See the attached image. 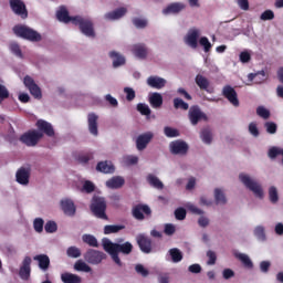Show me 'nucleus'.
Returning <instances> with one entry per match:
<instances>
[{"mask_svg":"<svg viewBox=\"0 0 283 283\" xmlns=\"http://www.w3.org/2000/svg\"><path fill=\"white\" fill-rule=\"evenodd\" d=\"M57 21H61L62 23H70V21L74 25H78L82 33H84L85 36L94 38V23L90 19H85L82 17H70V13L67 12V9L65 7L60 8V10L56 12Z\"/></svg>","mask_w":283,"mask_h":283,"instance_id":"1","label":"nucleus"},{"mask_svg":"<svg viewBox=\"0 0 283 283\" xmlns=\"http://www.w3.org/2000/svg\"><path fill=\"white\" fill-rule=\"evenodd\" d=\"M122 241H118V243L112 242V240L104 238L102 240V247L106 253H109L112 260L117 264V266H123V262H120V258H118V253H123L124 255H129L132 251L134 250V245L129 243V241H126L124 243H120Z\"/></svg>","mask_w":283,"mask_h":283,"instance_id":"2","label":"nucleus"},{"mask_svg":"<svg viewBox=\"0 0 283 283\" xmlns=\"http://www.w3.org/2000/svg\"><path fill=\"white\" fill-rule=\"evenodd\" d=\"M36 127L39 130H30L21 136V142L28 147L36 146L38 143L43 138V134H46V136H54V128H52V124L40 119L36 123Z\"/></svg>","mask_w":283,"mask_h":283,"instance_id":"3","label":"nucleus"},{"mask_svg":"<svg viewBox=\"0 0 283 283\" xmlns=\"http://www.w3.org/2000/svg\"><path fill=\"white\" fill-rule=\"evenodd\" d=\"M239 180L249 189V191H252L255 198H264V189H262V185L250 177L249 174L241 172L239 175Z\"/></svg>","mask_w":283,"mask_h":283,"instance_id":"4","label":"nucleus"},{"mask_svg":"<svg viewBox=\"0 0 283 283\" xmlns=\"http://www.w3.org/2000/svg\"><path fill=\"white\" fill-rule=\"evenodd\" d=\"M13 32L17 36L27 39L28 41H41V34H39V32L23 24L15 25L13 28Z\"/></svg>","mask_w":283,"mask_h":283,"instance_id":"5","label":"nucleus"},{"mask_svg":"<svg viewBox=\"0 0 283 283\" xmlns=\"http://www.w3.org/2000/svg\"><path fill=\"white\" fill-rule=\"evenodd\" d=\"M105 209H107V203L105 199L102 197L93 198L91 210L96 216V218H101L102 220H107V214H105Z\"/></svg>","mask_w":283,"mask_h":283,"instance_id":"6","label":"nucleus"},{"mask_svg":"<svg viewBox=\"0 0 283 283\" xmlns=\"http://www.w3.org/2000/svg\"><path fill=\"white\" fill-rule=\"evenodd\" d=\"M200 34H202V30L193 27L190 28L185 36V43L192 50L198 48V39H200Z\"/></svg>","mask_w":283,"mask_h":283,"instance_id":"7","label":"nucleus"},{"mask_svg":"<svg viewBox=\"0 0 283 283\" xmlns=\"http://www.w3.org/2000/svg\"><path fill=\"white\" fill-rule=\"evenodd\" d=\"M107 258V255L104 252H101L98 250L90 249L84 254V260L88 264H101Z\"/></svg>","mask_w":283,"mask_h":283,"instance_id":"8","label":"nucleus"},{"mask_svg":"<svg viewBox=\"0 0 283 283\" xmlns=\"http://www.w3.org/2000/svg\"><path fill=\"white\" fill-rule=\"evenodd\" d=\"M191 125H198L200 120H207V114L201 112L200 107L191 106L188 113Z\"/></svg>","mask_w":283,"mask_h":283,"instance_id":"9","label":"nucleus"},{"mask_svg":"<svg viewBox=\"0 0 283 283\" xmlns=\"http://www.w3.org/2000/svg\"><path fill=\"white\" fill-rule=\"evenodd\" d=\"M23 84L27 88H29L30 94H32L34 98H41V88L39 87V85H36L32 77L27 75L23 80Z\"/></svg>","mask_w":283,"mask_h":283,"instance_id":"10","label":"nucleus"},{"mask_svg":"<svg viewBox=\"0 0 283 283\" xmlns=\"http://www.w3.org/2000/svg\"><path fill=\"white\" fill-rule=\"evenodd\" d=\"M222 94L234 107H238L240 105V101H238V93L235 92L234 87H231L229 85L224 86L222 90Z\"/></svg>","mask_w":283,"mask_h":283,"instance_id":"11","label":"nucleus"},{"mask_svg":"<svg viewBox=\"0 0 283 283\" xmlns=\"http://www.w3.org/2000/svg\"><path fill=\"white\" fill-rule=\"evenodd\" d=\"M11 10L21 17L22 19L28 18V10H25V4L21 0H10Z\"/></svg>","mask_w":283,"mask_h":283,"instance_id":"12","label":"nucleus"},{"mask_svg":"<svg viewBox=\"0 0 283 283\" xmlns=\"http://www.w3.org/2000/svg\"><path fill=\"white\" fill-rule=\"evenodd\" d=\"M15 180L19 185L28 187V185H30V168H20L15 174Z\"/></svg>","mask_w":283,"mask_h":283,"instance_id":"13","label":"nucleus"},{"mask_svg":"<svg viewBox=\"0 0 283 283\" xmlns=\"http://www.w3.org/2000/svg\"><path fill=\"white\" fill-rule=\"evenodd\" d=\"M186 8L187 4H185L184 2H172L163 10V14H165L166 17L169 14H179V12H182V10H185Z\"/></svg>","mask_w":283,"mask_h":283,"instance_id":"14","label":"nucleus"},{"mask_svg":"<svg viewBox=\"0 0 283 283\" xmlns=\"http://www.w3.org/2000/svg\"><path fill=\"white\" fill-rule=\"evenodd\" d=\"M151 138H154V133L148 132L139 135L136 140L137 149L143 151V149L147 148V145L151 143Z\"/></svg>","mask_w":283,"mask_h":283,"instance_id":"15","label":"nucleus"},{"mask_svg":"<svg viewBox=\"0 0 283 283\" xmlns=\"http://www.w3.org/2000/svg\"><path fill=\"white\" fill-rule=\"evenodd\" d=\"M147 85L154 90H163L167 85V80L153 75L147 78Z\"/></svg>","mask_w":283,"mask_h":283,"instance_id":"16","label":"nucleus"},{"mask_svg":"<svg viewBox=\"0 0 283 283\" xmlns=\"http://www.w3.org/2000/svg\"><path fill=\"white\" fill-rule=\"evenodd\" d=\"M88 130L93 136H98V115L90 113L87 116Z\"/></svg>","mask_w":283,"mask_h":283,"instance_id":"17","label":"nucleus"},{"mask_svg":"<svg viewBox=\"0 0 283 283\" xmlns=\"http://www.w3.org/2000/svg\"><path fill=\"white\" fill-rule=\"evenodd\" d=\"M189 149V146L187 143L182 140H176L170 144V151L172 154H187V150Z\"/></svg>","mask_w":283,"mask_h":283,"instance_id":"18","label":"nucleus"},{"mask_svg":"<svg viewBox=\"0 0 283 283\" xmlns=\"http://www.w3.org/2000/svg\"><path fill=\"white\" fill-rule=\"evenodd\" d=\"M61 209L65 216H74V213H76V207L74 206V201H72V199H63L61 201Z\"/></svg>","mask_w":283,"mask_h":283,"instance_id":"19","label":"nucleus"},{"mask_svg":"<svg viewBox=\"0 0 283 283\" xmlns=\"http://www.w3.org/2000/svg\"><path fill=\"white\" fill-rule=\"evenodd\" d=\"M137 244L144 253H151V240L149 238L139 234L137 237Z\"/></svg>","mask_w":283,"mask_h":283,"instance_id":"20","label":"nucleus"},{"mask_svg":"<svg viewBox=\"0 0 283 283\" xmlns=\"http://www.w3.org/2000/svg\"><path fill=\"white\" fill-rule=\"evenodd\" d=\"M144 213L146 216H149V213H151V209H149L148 206L145 205L136 206L133 209V216L134 218H136V220H143L145 218Z\"/></svg>","mask_w":283,"mask_h":283,"instance_id":"21","label":"nucleus"},{"mask_svg":"<svg viewBox=\"0 0 283 283\" xmlns=\"http://www.w3.org/2000/svg\"><path fill=\"white\" fill-rule=\"evenodd\" d=\"M166 260L178 264V262H182V252L178 248H172L168 251Z\"/></svg>","mask_w":283,"mask_h":283,"instance_id":"22","label":"nucleus"},{"mask_svg":"<svg viewBox=\"0 0 283 283\" xmlns=\"http://www.w3.org/2000/svg\"><path fill=\"white\" fill-rule=\"evenodd\" d=\"M30 264H32V259L30 256L24 258L23 265L20 269V277L22 280L30 277Z\"/></svg>","mask_w":283,"mask_h":283,"instance_id":"23","label":"nucleus"},{"mask_svg":"<svg viewBox=\"0 0 283 283\" xmlns=\"http://www.w3.org/2000/svg\"><path fill=\"white\" fill-rule=\"evenodd\" d=\"M125 14H127V9L119 8L113 12L106 13L104 17L106 21H116L118 19H122V17H125Z\"/></svg>","mask_w":283,"mask_h":283,"instance_id":"24","label":"nucleus"},{"mask_svg":"<svg viewBox=\"0 0 283 283\" xmlns=\"http://www.w3.org/2000/svg\"><path fill=\"white\" fill-rule=\"evenodd\" d=\"M115 169L116 168L112 161H99L96 166V170L102 174H114Z\"/></svg>","mask_w":283,"mask_h":283,"instance_id":"25","label":"nucleus"},{"mask_svg":"<svg viewBox=\"0 0 283 283\" xmlns=\"http://www.w3.org/2000/svg\"><path fill=\"white\" fill-rule=\"evenodd\" d=\"M233 255L237 258V260H240V262H242V264L247 269H253V262L251 261V258H249L248 254L234 251Z\"/></svg>","mask_w":283,"mask_h":283,"instance_id":"26","label":"nucleus"},{"mask_svg":"<svg viewBox=\"0 0 283 283\" xmlns=\"http://www.w3.org/2000/svg\"><path fill=\"white\" fill-rule=\"evenodd\" d=\"M248 81H250V83H255L256 85H260V83H264V81H266V74L264 73V71H261L259 73H250L248 75Z\"/></svg>","mask_w":283,"mask_h":283,"instance_id":"27","label":"nucleus"},{"mask_svg":"<svg viewBox=\"0 0 283 283\" xmlns=\"http://www.w3.org/2000/svg\"><path fill=\"white\" fill-rule=\"evenodd\" d=\"M149 103L154 109H160V107H163V95L160 93L150 94Z\"/></svg>","mask_w":283,"mask_h":283,"instance_id":"28","label":"nucleus"},{"mask_svg":"<svg viewBox=\"0 0 283 283\" xmlns=\"http://www.w3.org/2000/svg\"><path fill=\"white\" fill-rule=\"evenodd\" d=\"M125 185V179L123 177H113L106 181V187L108 189H120Z\"/></svg>","mask_w":283,"mask_h":283,"instance_id":"29","label":"nucleus"},{"mask_svg":"<svg viewBox=\"0 0 283 283\" xmlns=\"http://www.w3.org/2000/svg\"><path fill=\"white\" fill-rule=\"evenodd\" d=\"M33 260H35V262H39V266L40 269H42V271H48V269H50V256L45 254H40L35 255Z\"/></svg>","mask_w":283,"mask_h":283,"instance_id":"30","label":"nucleus"},{"mask_svg":"<svg viewBox=\"0 0 283 283\" xmlns=\"http://www.w3.org/2000/svg\"><path fill=\"white\" fill-rule=\"evenodd\" d=\"M196 84L198 85V87H200V90H205V92L211 94L212 90L209 88V80L207 77L202 76L201 74H198L196 76Z\"/></svg>","mask_w":283,"mask_h":283,"instance_id":"31","label":"nucleus"},{"mask_svg":"<svg viewBox=\"0 0 283 283\" xmlns=\"http://www.w3.org/2000/svg\"><path fill=\"white\" fill-rule=\"evenodd\" d=\"M133 54H135L137 59H147V46H145L144 44L134 45Z\"/></svg>","mask_w":283,"mask_h":283,"instance_id":"32","label":"nucleus"},{"mask_svg":"<svg viewBox=\"0 0 283 283\" xmlns=\"http://www.w3.org/2000/svg\"><path fill=\"white\" fill-rule=\"evenodd\" d=\"M61 280L64 283H81V276L67 272L61 274Z\"/></svg>","mask_w":283,"mask_h":283,"instance_id":"33","label":"nucleus"},{"mask_svg":"<svg viewBox=\"0 0 283 283\" xmlns=\"http://www.w3.org/2000/svg\"><path fill=\"white\" fill-rule=\"evenodd\" d=\"M214 200L217 205H227V196L224 195V189H214Z\"/></svg>","mask_w":283,"mask_h":283,"instance_id":"34","label":"nucleus"},{"mask_svg":"<svg viewBox=\"0 0 283 283\" xmlns=\"http://www.w3.org/2000/svg\"><path fill=\"white\" fill-rule=\"evenodd\" d=\"M147 182L150 187H154L155 189H163V187H165L163 185V181H160L158 177L151 174L147 176Z\"/></svg>","mask_w":283,"mask_h":283,"instance_id":"35","label":"nucleus"},{"mask_svg":"<svg viewBox=\"0 0 283 283\" xmlns=\"http://www.w3.org/2000/svg\"><path fill=\"white\" fill-rule=\"evenodd\" d=\"M111 59L113 60V65L115 67H120V65H125V57L116 52L109 53Z\"/></svg>","mask_w":283,"mask_h":283,"instance_id":"36","label":"nucleus"},{"mask_svg":"<svg viewBox=\"0 0 283 283\" xmlns=\"http://www.w3.org/2000/svg\"><path fill=\"white\" fill-rule=\"evenodd\" d=\"M75 271H81L82 273H90L92 272V268L85 263L83 260H78L74 264Z\"/></svg>","mask_w":283,"mask_h":283,"instance_id":"37","label":"nucleus"},{"mask_svg":"<svg viewBox=\"0 0 283 283\" xmlns=\"http://www.w3.org/2000/svg\"><path fill=\"white\" fill-rule=\"evenodd\" d=\"M82 240L85 244H88V247H98V240H96V237L92 235V234H84L82 237Z\"/></svg>","mask_w":283,"mask_h":283,"instance_id":"38","label":"nucleus"},{"mask_svg":"<svg viewBox=\"0 0 283 283\" xmlns=\"http://www.w3.org/2000/svg\"><path fill=\"white\" fill-rule=\"evenodd\" d=\"M200 137L202 143H205L206 145H211V140H213V136L211 135V130L209 128H205L201 132Z\"/></svg>","mask_w":283,"mask_h":283,"instance_id":"39","label":"nucleus"},{"mask_svg":"<svg viewBox=\"0 0 283 283\" xmlns=\"http://www.w3.org/2000/svg\"><path fill=\"white\" fill-rule=\"evenodd\" d=\"M125 229L124 226H105L104 233L105 235H109L112 233H118V231H123Z\"/></svg>","mask_w":283,"mask_h":283,"instance_id":"40","label":"nucleus"},{"mask_svg":"<svg viewBox=\"0 0 283 283\" xmlns=\"http://www.w3.org/2000/svg\"><path fill=\"white\" fill-rule=\"evenodd\" d=\"M254 235L255 238H258V240H260L261 242H264V240H266V234L264 233V227L258 226L254 229Z\"/></svg>","mask_w":283,"mask_h":283,"instance_id":"41","label":"nucleus"},{"mask_svg":"<svg viewBox=\"0 0 283 283\" xmlns=\"http://www.w3.org/2000/svg\"><path fill=\"white\" fill-rule=\"evenodd\" d=\"M66 254L69 258H81V249L76 248V247H70L66 250Z\"/></svg>","mask_w":283,"mask_h":283,"instance_id":"42","label":"nucleus"},{"mask_svg":"<svg viewBox=\"0 0 283 283\" xmlns=\"http://www.w3.org/2000/svg\"><path fill=\"white\" fill-rule=\"evenodd\" d=\"M124 165H137L138 164V157L134 155H126L123 157Z\"/></svg>","mask_w":283,"mask_h":283,"instance_id":"43","label":"nucleus"},{"mask_svg":"<svg viewBox=\"0 0 283 283\" xmlns=\"http://www.w3.org/2000/svg\"><path fill=\"white\" fill-rule=\"evenodd\" d=\"M186 209H188V211H190L191 213H195L196 216H202V213H205L202 209L197 208L196 205L191 202L186 203Z\"/></svg>","mask_w":283,"mask_h":283,"instance_id":"44","label":"nucleus"},{"mask_svg":"<svg viewBox=\"0 0 283 283\" xmlns=\"http://www.w3.org/2000/svg\"><path fill=\"white\" fill-rule=\"evenodd\" d=\"M164 134L168 138H176V137L180 136V133H178V129L171 128V127H165L164 128Z\"/></svg>","mask_w":283,"mask_h":283,"instance_id":"45","label":"nucleus"},{"mask_svg":"<svg viewBox=\"0 0 283 283\" xmlns=\"http://www.w3.org/2000/svg\"><path fill=\"white\" fill-rule=\"evenodd\" d=\"M269 198H270V201L275 203L277 202V200H280V197L277 195V188L275 187H270L269 189Z\"/></svg>","mask_w":283,"mask_h":283,"instance_id":"46","label":"nucleus"},{"mask_svg":"<svg viewBox=\"0 0 283 283\" xmlns=\"http://www.w3.org/2000/svg\"><path fill=\"white\" fill-rule=\"evenodd\" d=\"M174 106L176 109H189V104L185 103V101L180 99V98H175L174 99Z\"/></svg>","mask_w":283,"mask_h":283,"instance_id":"47","label":"nucleus"},{"mask_svg":"<svg viewBox=\"0 0 283 283\" xmlns=\"http://www.w3.org/2000/svg\"><path fill=\"white\" fill-rule=\"evenodd\" d=\"M199 44L203 48L205 52H209L211 50V42H209V38L201 36L199 39Z\"/></svg>","mask_w":283,"mask_h":283,"instance_id":"48","label":"nucleus"},{"mask_svg":"<svg viewBox=\"0 0 283 283\" xmlns=\"http://www.w3.org/2000/svg\"><path fill=\"white\" fill-rule=\"evenodd\" d=\"M137 111L140 112L143 116H149V114H151L149 105L143 103L137 105Z\"/></svg>","mask_w":283,"mask_h":283,"instance_id":"49","label":"nucleus"},{"mask_svg":"<svg viewBox=\"0 0 283 283\" xmlns=\"http://www.w3.org/2000/svg\"><path fill=\"white\" fill-rule=\"evenodd\" d=\"M135 271L138 275H142V277H147V275H149V270H147L143 264L135 265Z\"/></svg>","mask_w":283,"mask_h":283,"instance_id":"50","label":"nucleus"},{"mask_svg":"<svg viewBox=\"0 0 283 283\" xmlns=\"http://www.w3.org/2000/svg\"><path fill=\"white\" fill-rule=\"evenodd\" d=\"M43 224H44L43 219L36 218V219L33 221L34 231H36V233H42V232H43Z\"/></svg>","mask_w":283,"mask_h":283,"instance_id":"51","label":"nucleus"},{"mask_svg":"<svg viewBox=\"0 0 283 283\" xmlns=\"http://www.w3.org/2000/svg\"><path fill=\"white\" fill-rule=\"evenodd\" d=\"M56 229L57 226L54 221H48L44 226V231H46V233H55Z\"/></svg>","mask_w":283,"mask_h":283,"instance_id":"52","label":"nucleus"},{"mask_svg":"<svg viewBox=\"0 0 283 283\" xmlns=\"http://www.w3.org/2000/svg\"><path fill=\"white\" fill-rule=\"evenodd\" d=\"M256 114L261 118H265V119L269 118V116H271V112H269V109H266L264 106H259L256 108Z\"/></svg>","mask_w":283,"mask_h":283,"instance_id":"53","label":"nucleus"},{"mask_svg":"<svg viewBox=\"0 0 283 283\" xmlns=\"http://www.w3.org/2000/svg\"><path fill=\"white\" fill-rule=\"evenodd\" d=\"M275 19V13L272 10H266L261 14V21H271Z\"/></svg>","mask_w":283,"mask_h":283,"instance_id":"54","label":"nucleus"},{"mask_svg":"<svg viewBox=\"0 0 283 283\" xmlns=\"http://www.w3.org/2000/svg\"><path fill=\"white\" fill-rule=\"evenodd\" d=\"M207 258H208L207 264L209 266H213V264H216V260H218V256L216 255V252H213V251H208Z\"/></svg>","mask_w":283,"mask_h":283,"instance_id":"55","label":"nucleus"},{"mask_svg":"<svg viewBox=\"0 0 283 283\" xmlns=\"http://www.w3.org/2000/svg\"><path fill=\"white\" fill-rule=\"evenodd\" d=\"M175 218L177 220H185V218H187V210H185L184 208H178L175 211Z\"/></svg>","mask_w":283,"mask_h":283,"instance_id":"56","label":"nucleus"},{"mask_svg":"<svg viewBox=\"0 0 283 283\" xmlns=\"http://www.w3.org/2000/svg\"><path fill=\"white\" fill-rule=\"evenodd\" d=\"M8 96H10V92L4 85L0 84V103L6 101Z\"/></svg>","mask_w":283,"mask_h":283,"instance_id":"57","label":"nucleus"},{"mask_svg":"<svg viewBox=\"0 0 283 283\" xmlns=\"http://www.w3.org/2000/svg\"><path fill=\"white\" fill-rule=\"evenodd\" d=\"M265 129L268 134H275L277 132V125L273 122L265 123Z\"/></svg>","mask_w":283,"mask_h":283,"instance_id":"58","label":"nucleus"},{"mask_svg":"<svg viewBox=\"0 0 283 283\" xmlns=\"http://www.w3.org/2000/svg\"><path fill=\"white\" fill-rule=\"evenodd\" d=\"M241 63H249L251 61V52L242 51L239 55Z\"/></svg>","mask_w":283,"mask_h":283,"instance_id":"59","label":"nucleus"},{"mask_svg":"<svg viewBox=\"0 0 283 283\" xmlns=\"http://www.w3.org/2000/svg\"><path fill=\"white\" fill-rule=\"evenodd\" d=\"M249 132L254 137L260 136V130L258 129V124H255L254 122L250 123Z\"/></svg>","mask_w":283,"mask_h":283,"instance_id":"60","label":"nucleus"},{"mask_svg":"<svg viewBox=\"0 0 283 283\" xmlns=\"http://www.w3.org/2000/svg\"><path fill=\"white\" fill-rule=\"evenodd\" d=\"M133 23H134V25H136L139 29L147 28L146 19L136 18L133 20Z\"/></svg>","mask_w":283,"mask_h":283,"instance_id":"61","label":"nucleus"},{"mask_svg":"<svg viewBox=\"0 0 283 283\" xmlns=\"http://www.w3.org/2000/svg\"><path fill=\"white\" fill-rule=\"evenodd\" d=\"M10 50L12 53L15 54V56H20L22 57L23 55L21 54V48H19V44H17L15 42H12L10 44Z\"/></svg>","mask_w":283,"mask_h":283,"instance_id":"62","label":"nucleus"},{"mask_svg":"<svg viewBox=\"0 0 283 283\" xmlns=\"http://www.w3.org/2000/svg\"><path fill=\"white\" fill-rule=\"evenodd\" d=\"M94 189H95V187L92 181H85L83 184V191H85L86 193H92V191H94Z\"/></svg>","mask_w":283,"mask_h":283,"instance_id":"63","label":"nucleus"},{"mask_svg":"<svg viewBox=\"0 0 283 283\" xmlns=\"http://www.w3.org/2000/svg\"><path fill=\"white\" fill-rule=\"evenodd\" d=\"M127 101H134L136 98V92L133 88L126 87L124 88Z\"/></svg>","mask_w":283,"mask_h":283,"instance_id":"64","label":"nucleus"}]
</instances>
